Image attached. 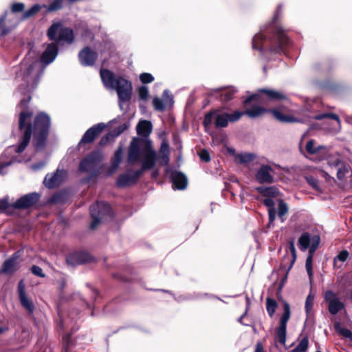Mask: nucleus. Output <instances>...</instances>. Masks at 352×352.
<instances>
[{"mask_svg": "<svg viewBox=\"0 0 352 352\" xmlns=\"http://www.w3.org/2000/svg\"><path fill=\"white\" fill-rule=\"evenodd\" d=\"M50 126L49 117L43 113L33 118L32 113L24 111L19 117V128L23 131V139L16 151L20 153L24 150L29 142L32 133L38 138L37 146H42Z\"/></svg>", "mask_w": 352, "mask_h": 352, "instance_id": "f257e3e1", "label": "nucleus"}, {"mask_svg": "<svg viewBox=\"0 0 352 352\" xmlns=\"http://www.w3.org/2000/svg\"><path fill=\"white\" fill-rule=\"evenodd\" d=\"M142 142H144L146 146V151L142 163L143 169H149L152 168L156 160L155 152L151 146V142L148 140H141L138 138H134L131 142L129 150V160H135L139 155V147Z\"/></svg>", "mask_w": 352, "mask_h": 352, "instance_id": "f03ea898", "label": "nucleus"}, {"mask_svg": "<svg viewBox=\"0 0 352 352\" xmlns=\"http://www.w3.org/2000/svg\"><path fill=\"white\" fill-rule=\"evenodd\" d=\"M47 36L51 40L71 43L74 35L72 30L65 28L61 23H54L47 30Z\"/></svg>", "mask_w": 352, "mask_h": 352, "instance_id": "7ed1b4c3", "label": "nucleus"}, {"mask_svg": "<svg viewBox=\"0 0 352 352\" xmlns=\"http://www.w3.org/2000/svg\"><path fill=\"white\" fill-rule=\"evenodd\" d=\"M286 96L274 90L261 89L257 94L252 95L244 101L245 104L255 101L260 103H266L267 101L284 100Z\"/></svg>", "mask_w": 352, "mask_h": 352, "instance_id": "20e7f679", "label": "nucleus"}, {"mask_svg": "<svg viewBox=\"0 0 352 352\" xmlns=\"http://www.w3.org/2000/svg\"><path fill=\"white\" fill-rule=\"evenodd\" d=\"M256 190L267 198L264 199V204L268 208L270 222H273L276 217V211L274 208V202L270 197H276L280 195L279 190L274 187H260Z\"/></svg>", "mask_w": 352, "mask_h": 352, "instance_id": "39448f33", "label": "nucleus"}, {"mask_svg": "<svg viewBox=\"0 0 352 352\" xmlns=\"http://www.w3.org/2000/svg\"><path fill=\"white\" fill-rule=\"evenodd\" d=\"M91 215L93 218V222L91 225V228H95L96 225L104 219L106 214L110 212V206L105 203H99L93 205L91 207Z\"/></svg>", "mask_w": 352, "mask_h": 352, "instance_id": "423d86ee", "label": "nucleus"}, {"mask_svg": "<svg viewBox=\"0 0 352 352\" xmlns=\"http://www.w3.org/2000/svg\"><path fill=\"white\" fill-rule=\"evenodd\" d=\"M118 96L120 101H129L131 98L132 85L127 80L121 77L116 80V87Z\"/></svg>", "mask_w": 352, "mask_h": 352, "instance_id": "0eeeda50", "label": "nucleus"}, {"mask_svg": "<svg viewBox=\"0 0 352 352\" xmlns=\"http://www.w3.org/2000/svg\"><path fill=\"white\" fill-rule=\"evenodd\" d=\"M324 298L328 304V310L331 314L335 315L344 309V303L340 301L333 291H326L324 294Z\"/></svg>", "mask_w": 352, "mask_h": 352, "instance_id": "6e6552de", "label": "nucleus"}, {"mask_svg": "<svg viewBox=\"0 0 352 352\" xmlns=\"http://www.w3.org/2000/svg\"><path fill=\"white\" fill-rule=\"evenodd\" d=\"M273 116L282 122H295L298 120L295 118L292 111L285 107H280L270 111Z\"/></svg>", "mask_w": 352, "mask_h": 352, "instance_id": "1a4fd4ad", "label": "nucleus"}, {"mask_svg": "<svg viewBox=\"0 0 352 352\" xmlns=\"http://www.w3.org/2000/svg\"><path fill=\"white\" fill-rule=\"evenodd\" d=\"M67 173L65 170H58L54 175H48L44 180L45 185L48 188H53L59 185L66 177Z\"/></svg>", "mask_w": 352, "mask_h": 352, "instance_id": "9d476101", "label": "nucleus"}, {"mask_svg": "<svg viewBox=\"0 0 352 352\" xmlns=\"http://www.w3.org/2000/svg\"><path fill=\"white\" fill-rule=\"evenodd\" d=\"M162 100L164 102V104H160L161 100L158 98H155L153 100V104L155 109L159 111L164 110L170 107L173 104V99L172 95L169 94L167 91H164L162 96Z\"/></svg>", "mask_w": 352, "mask_h": 352, "instance_id": "9b49d317", "label": "nucleus"}, {"mask_svg": "<svg viewBox=\"0 0 352 352\" xmlns=\"http://www.w3.org/2000/svg\"><path fill=\"white\" fill-rule=\"evenodd\" d=\"M39 195L36 193L27 195L15 203L17 208H28L34 205L38 199Z\"/></svg>", "mask_w": 352, "mask_h": 352, "instance_id": "f8f14e48", "label": "nucleus"}, {"mask_svg": "<svg viewBox=\"0 0 352 352\" xmlns=\"http://www.w3.org/2000/svg\"><path fill=\"white\" fill-rule=\"evenodd\" d=\"M57 55V46L55 44H49L43 52L41 60L45 64L52 63Z\"/></svg>", "mask_w": 352, "mask_h": 352, "instance_id": "ddd939ff", "label": "nucleus"}, {"mask_svg": "<svg viewBox=\"0 0 352 352\" xmlns=\"http://www.w3.org/2000/svg\"><path fill=\"white\" fill-rule=\"evenodd\" d=\"M272 168L269 166H263L257 171L256 178L260 183L272 182Z\"/></svg>", "mask_w": 352, "mask_h": 352, "instance_id": "4468645a", "label": "nucleus"}, {"mask_svg": "<svg viewBox=\"0 0 352 352\" xmlns=\"http://www.w3.org/2000/svg\"><path fill=\"white\" fill-rule=\"evenodd\" d=\"M80 63L84 65H92L96 59V54L89 48H85L79 54Z\"/></svg>", "mask_w": 352, "mask_h": 352, "instance_id": "2eb2a0df", "label": "nucleus"}, {"mask_svg": "<svg viewBox=\"0 0 352 352\" xmlns=\"http://www.w3.org/2000/svg\"><path fill=\"white\" fill-rule=\"evenodd\" d=\"M104 128V125L103 124H99L89 129L82 137L80 143L91 142L94 140L96 136H97L103 130Z\"/></svg>", "mask_w": 352, "mask_h": 352, "instance_id": "dca6fc26", "label": "nucleus"}, {"mask_svg": "<svg viewBox=\"0 0 352 352\" xmlns=\"http://www.w3.org/2000/svg\"><path fill=\"white\" fill-rule=\"evenodd\" d=\"M37 65L38 62L36 60L30 61V58H26L22 63L21 68L27 76H35L38 71Z\"/></svg>", "mask_w": 352, "mask_h": 352, "instance_id": "f3484780", "label": "nucleus"}, {"mask_svg": "<svg viewBox=\"0 0 352 352\" xmlns=\"http://www.w3.org/2000/svg\"><path fill=\"white\" fill-rule=\"evenodd\" d=\"M100 76L105 87L111 89H113L116 87V80L118 78H115L113 73H111L110 71L107 69H101Z\"/></svg>", "mask_w": 352, "mask_h": 352, "instance_id": "a211bd4d", "label": "nucleus"}, {"mask_svg": "<svg viewBox=\"0 0 352 352\" xmlns=\"http://www.w3.org/2000/svg\"><path fill=\"white\" fill-rule=\"evenodd\" d=\"M169 147L168 144L163 142L160 150L159 160L160 163L163 165H167L169 162Z\"/></svg>", "mask_w": 352, "mask_h": 352, "instance_id": "6ab92c4d", "label": "nucleus"}, {"mask_svg": "<svg viewBox=\"0 0 352 352\" xmlns=\"http://www.w3.org/2000/svg\"><path fill=\"white\" fill-rule=\"evenodd\" d=\"M152 129L151 123L146 120H142L137 126L138 133L143 136L148 135Z\"/></svg>", "mask_w": 352, "mask_h": 352, "instance_id": "aec40b11", "label": "nucleus"}, {"mask_svg": "<svg viewBox=\"0 0 352 352\" xmlns=\"http://www.w3.org/2000/svg\"><path fill=\"white\" fill-rule=\"evenodd\" d=\"M173 185L177 189L182 190L186 188L187 185V179L184 175L182 173H176L174 175L173 178Z\"/></svg>", "mask_w": 352, "mask_h": 352, "instance_id": "412c9836", "label": "nucleus"}, {"mask_svg": "<svg viewBox=\"0 0 352 352\" xmlns=\"http://www.w3.org/2000/svg\"><path fill=\"white\" fill-rule=\"evenodd\" d=\"M267 111V109L260 106H254L250 109H246L245 114L250 118H256L260 116Z\"/></svg>", "mask_w": 352, "mask_h": 352, "instance_id": "4be33fe9", "label": "nucleus"}, {"mask_svg": "<svg viewBox=\"0 0 352 352\" xmlns=\"http://www.w3.org/2000/svg\"><path fill=\"white\" fill-rule=\"evenodd\" d=\"M17 263L16 262V258L13 257L5 262L3 270L5 273L10 274L15 271Z\"/></svg>", "mask_w": 352, "mask_h": 352, "instance_id": "5701e85b", "label": "nucleus"}, {"mask_svg": "<svg viewBox=\"0 0 352 352\" xmlns=\"http://www.w3.org/2000/svg\"><path fill=\"white\" fill-rule=\"evenodd\" d=\"M334 327L338 333L349 338L352 341V332L349 329L342 327L339 322H336Z\"/></svg>", "mask_w": 352, "mask_h": 352, "instance_id": "b1692460", "label": "nucleus"}, {"mask_svg": "<svg viewBox=\"0 0 352 352\" xmlns=\"http://www.w3.org/2000/svg\"><path fill=\"white\" fill-rule=\"evenodd\" d=\"M310 238H311V236L307 233L303 234L300 237L298 242H299V245H300V248L302 250H305L309 247Z\"/></svg>", "mask_w": 352, "mask_h": 352, "instance_id": "393cba45", "label": "nucleus"}, {"mask_svg": "<svg viewBox=\"0 0 352 352\" xmlns=\"http://www.w3.org/2000/svg\"><path fill=\"white\" fill-rule=\"evenodd\" d=\"M290 318V307L287 302H284V314L280 321V325L287 327V322Z\"/></svg>", "mask_w": 352, "mask_h": 352, "instance_id": "a878e982", "label": "nucleus"}, {"mask_svg": "<svg viewBox=\"0 0 352 352\" xmlns=\"http://www.w3.org/2000/svg\"><path fill=\"white\" fill-rule=\"evenodd\" d=\"M324 148V147L322 146H316L314 140H309L306 144V150L311 154L318 153Z\"/></svg>", "mask_w": 352, "mask_h": 352, "instance_id": "bb28decb", "label": "nucleus"}, {"mask_svg": "<svg viewBox=\"0 0 352 352\" xmlns=\"http://www.w3.org/2000/svg\"><path fill=\"white\" fill-rule=\"evenodd\" d=\"M288 212V207L287 205L282 200H279L278 201V217L281 219V221L283 222L284 221V216Z\"/></svg>", "mask_w": 352, "mask_h": 352, "instance_id": "cd10ccee", "label": "nucleus"}, {"mask_svg": "<svg viewBox=\"0 0 352 352\" xmlns=\"http://www.w3.org/2000/svg\"><path fill=\"white\" fill-rule=\"evenodd\" d=\"M286 328L285 326L280 325L278 329H277L276 333L277 337L278 338V341L283 345L285 344L286 341Z\"/></svg>", "mask_w": 352, "mask_h": 352, "instance_id": "c85d7f7f", "label": "nucleus"}, {"mask_svg": "<svg viewBox=\"0 0 352 352\" xmlns=\"http://www.w3.org/2000/svg\"><path fill=\"white\" fill-rule=\"evenodd\" d=\"M307 338H303L298 344L292 350V352H305L308 347Z\"/></svg>", "mask_w": 352, "mask_h": 352, "instance_id": "c756f323", "label": "nucleus"}, {"mask_svg": "<svg viewBox=\"0 0 352 352\" xmlns=\"http://www.w3.org/2000/svg\"><path fill=\"white\" fill-rule=\"evenodd\" d=\"M228 123V114L219 115L216 118L215 124L218 127H225Z\"/></svg>", "mask_w": 352, "mask_h": 352, "instance_id": "7c9ffc66", "label": "nucleus"}, {"mask_svg": "<svg viewBox=\"0 0 352 352\" xmlns=\"http://www.w3.org/2000/svg\"><path fill=\"white\" fill-rule=\"evenodd\" d=\"M320 243V237L318 236H312L310 238V245H309V253L314 254L315 250L317 249L318 245Z\"/></svg>", "mask_w": 352, "mask_h": 352, "instance_id": "2f4dec72", "label": "nucleus"}, {"mask_svg": "<svg viewBox=\"0 0 352 352\" xmlns=\"http://www.w3.org/2000/svg\"><path fill=\"white\" fill-rule=\"evenodd\" d=\"M312 263H313V254L309 253V256L306 260V270L308 273L310 280H311L313 277V272H312Z\"/></svg>", "mask_w": 352, "mask_h": 352, "instance_id": "473e14b6", "label": "nucleus"}, {"mask_svg": "<svg viewBox=\"0 0 352 352\" xmlns=\"http://www.w3.org/2000/svg\"><path fill=\"white\" fill-rule=\"evenodd\" d=\"M277 307V303L271 298L267 299V310L270 316H272Z\"/></svg>", "mask_w": 352, "mask_h": 352, "instance_id": "72a5a7b5", "label": "nucleus"}, {"mask_svg": "<svg viewBox=\"0 0 352 352\" xmlns=\"http://www.w3.org/2000/svg\"><path fill=\"white\" fill-rule=\"evenodd\" d=\"M40 10L41 6L39 5H34L30 10H28L23 14V18L26 19L33 16L36 14H37L40 11Z\"/></svg>", "mask_w": 352, "mask_h": 352, "instance_id": "f704fd0d", "label": "nucleus"}, {"mask_svg": "<svg viewBox=\"0 0 352 352\" xmlns=\"http://www.w3.org/2000/svg\"><path fill=\"white\" fill-rule=\"evenodd\" d=\"M20 298L21 302L22 305L28 309L29 311H32L34 309V306L32 303L29 300L26 295L22 296Z\"/></svg>", "mask_w": 352, "mask_h": 352, "instance_id": "c9c22d12", "label": "nucleus"}, {"mask_svg": "<svg viewBox=\"0 0 352 352\" xmlns=\"http://www.w3.org/2000/svg\"><path fill=\"white\" fill-rule=\"evenodd\" d=\"M314 295L311 293H310L308 296L307 297L306 302H305V309L307 313H309L314 305Z\"/></svg>", "mask_w": 352, "mask_h": 352, "instance_id": "e433bc0d", "label": "nucleus"}, {"mask_svg": "<svg viewBox=\"0 0 352 352\" xmlns=\"http://www.w3.org/2000/svg\"><path fill=\"white\" fill-rule=\"evenodd\" d=\"M349 167L344 166V165L340 166L339 167V168L338 169V172H337L338 177L340 179H342L345 177L346 174L349 173Z\"/></svg>", "mask_w": 352, "mask_h": 352, "instance_id": "4c0bfd02", "label": "nucleus"}, {"mask_svg": "<svg viewBox=\"0 0 352 352\" xmlns=\"http://www.w3.org/2000/svg\"><path fill=\"white\" fill-rule=\"evenodd\" d=\"M237 158L240 162L245 163L252 161L254 158V156L252 154L244 153L239 155Z\"/></svg>", "mask_w": 352, "mask_h": 352, "instance_id": "58836bf2", "label": "nucleus"}, {"mask_svg": "<svg viewBox=\"0 0 352 352\" xmlns=\"http://www.w3.org/2000/svg\"><path fill=\"white\" fill-rule=\"evenodd\" d=\"M140 79L143 83H149L151 82L154 78L151 74L144 73L140 75Z\"/></svg>", "mask_w": 352, "mask_h": 352, "instance_id": "ea45409f", "label": "nucleus"}, {"mask_svg": "<svg viewBox=\"0 0 352 352\" xmlns=\"http://www.w3.org/2000/svg\"><path fill=\"white\" fill-rule=\"evenodd\" d=\"M139 96L142 100H146L148 97V90L146 87H141L138 90Z\"/></svg>", "mask_w": 352, "mask_h": 352, "instance_id": "a19ab883", "label": "nucleus"}, {"mask_svg": "<svg viewBox=\"0 0 352 352\" xmlns=\"http://www.w3.org/2000/svg\"><path fill=\"white\" fill-rule=\"evenodd\" d=\"M348 256L349 252L347 251H342L334 259V263H336L338 261L344 262L347 259Z\"/></svg>", "mask_w": 352, "mask_h": 352, "instance_id": "79ce46f5", "label": "nucleus"}, {"mask_svg": "<svg viewBox=\"0 0 352 352\" xmlns=\"http://www.w3.org/2000/svg\"><path fill=\"white\" fill-rule=\"evenodd\" d=\"M243 114V113L239 111H235L232 114H228V121L235 122L238 120Z\"/></svg>", "mask_w": 352, "mask_h": 352, "instance_id": "37998d69", "label": "nucleus"}, {"mask_svg": "<svg viewBox=\"0 0 352 352\" xmlns=\"http://www.w3.org/2000/svg\"><path fill=\"white\" fill-rule=\"evenodd\" d=\"M24 9V4L22 3H15L12 6V11L13 12H21Z\"/></svg>", "mask_w": 352, "mask_h": 352, "instance_id": "c03bdc74", "label": "nucleus"}, {"mask_svg": "<svg viewBox=\"0 0 352 352\" xmlns=\"http://www.w3.org/2000/svg\"><path fill=\"white\" fill-rule=\"evenodd\" d=\"M32 272L36 276L44 277L45 274L43 273L42 269L38 266L34 265L31 268Z\"/></svg>", "mask_w": 352, "mask_h": 352, "instance_id": "a18cd8bd", "label": "nucleus"}, {"mask_svg": "<svg viewBox=\"0 0 352 352\" xmlns=\"http://www.w3.org/2000/svg\"><path fill=\"white\" fill-rule=\"evenodd\" d=\"M62 0H56L53 2L49 7V11L56 10L61 7Z\"/></svg>", "mask_w": 352, "mask_h": 352, "instance_id": "49530a36", "label": "nucleus"}, {"mask_svg": "<svg viewBox=\"0 0 352 352\" xmlns=\"http://www.w3.org/2000/svg\"><path fill=\"white\" fill-rule=\"evenodd\" d=\"M212 118H213V113H208L205 116V118H204V126H205L206 128H207L208 126L211 124V122L212 121Z\"/></svg>", "mask_w": 352, "mask_h": 352, "instance_id": "de8ad7c7", "label": "nucleus"}, {"mask_svg": "<svg viewBox=\"0 0 352 352\" xmlns=\"http://www.w3.org/2000/svg\"><path fill=\"white\" fill-rule=\"evenodd\" d=\"M200 158L205 162H208L210 160V155L207 151L203 150L199 153Z\"/></svg>", "mask_w": 352, "mask_h": 352, "instance_id": "09e8293b", "label": "nucleus"}, {"mask_svg": "<svg viewBox=\"0 0 352 352\" xmlns=\"http://www.w3.org/2000/svg\"><path fill=\"white\" fill-rule=\"evenodd\" d=\"M122 159V151H118L115 154V168L118 166V164Z\"/></svg>", "mask_w": 352, "mask_h": 352, "instance_id": "8fccbe9b", "label": "nucleus"}, {"mask_svg": "<svg viewBox=\"0 0 352 352\" xmlns=\"http://www.w3.org/2000/svg\"><path fill=\"white\" fill-rule=\"evenodd\" d=\"M89 164H91V160L89 159H85V160H83L81 164H80V168L81 170H85L87 169V166L89 165Z\"/></svg>", "mask_w": 352, "mask_h": 352, "instance_id": "3c124183", "label": "nucleus"}, {"mask_svg": "<svg viewBox=\"0 0 352 352\" xmlns=\"http://www.w3.org/2000/svg\"><path fill=\"white\" fill-rule=\"evenodd\" d=\"M324 117H330L331 118L337 121V122L338 123V124H340V119L338 118V116L336 115V114H329V115H323V116H321L320 117H318L317 118L318 119H320V118H324Z\"/></svg>", "mask_w": 352, "mask_h": 352, "instance_id": "603ef678", "label": "nucleus"}, {"mask_svg": "<svg viewBox=\"0 0 352 352\" xmlns=\"http://www.w3.org/2000/svg\"><path fill=\"white\" fill-rule=\"evenodd\" d=\"M19 297L25 295V286L22 282H20L19 284Z\"/></svg>", "mask_w": 352, "mask_h": 352, "instance_id": "864d4df0", "label": "nucleus"}, {"mask_svg": "<svg viewBox=\"0 0 352 352\" xmlns=\"http://www.w3.org/2000/svg\"><path fill=\"white\" fill-rule=\"evenodd\" d=\"M307 181L314 188H318V182L316 179L313 178H309L307 179Z\"/></svg>", "mask_w": 352, "mask_h": 352, "instance_id": "5fc2aeb1", "label": "nucleus"}, {"mask_svg": "<svg viewBox=\"0 0 352 352\" xmlns=\"http://www.w3.org/2000/svg\"><path fill=\"white\" fill-rule=\"evenodd\" d=\"M8 202L5 200H0V211L7 208Z\"/></svg>", "mask_w": 352, "mask_h": 352, "instance_id": "6e6d98bb", "label": "nucleus"}, {"mask_svg": "<svg viewBox=\"0 0 352 352\" xmlns=\"http://www.w3.org/2000/svg\"><path fill=\"white\" fill-rule=\"evenodd\" d=\"M255 352H264L263 346L261 343H257Z\"/></svg>", "mask_w": 352, "mask_h": 352, "instance_id": "4d7b16f0", "label": "nucleus"}, {"mask_svg": "<svg viewBox=\"0 0 352 352\" xmlns=\"http://www.w3.org/2000/svg\"><path fill=\"white\" fill-rule=\"evenodd\" d=\"M124 177L120 178V179L118 180V185L122 186V185H124V184H127L126 182H123L122 181L124 179Z\"/></svg>", "mask_w": 352, "mask_h": 352, "instance_id": "13d9d810", "label": "nucleus"}, {"mask_svg": "<svg viewBox=\"0 0 352 352\" xmlns=\"http://www.w3.org/2000/svg\"><path fill=\"white\" fill-rule=\"evenodd\" d=\"M290 250H291V252H292V254H295L296 250H295V247H294V244L293 242H292L290 243Z\"/></svg>", "mask_w": 352, "mask_h": 352, "instance_id": "bf43d9fd", "label": "nucleus"}, {"mask_svg": "<svg viewBox=\"0 0 352 352\" xmlns=\"http://www.w3.org/2000/svg\"><path fill=\"white\" fill-rule=\"evenodd\" d=\"M126 129V126L122 128L121 129H120L115 135L114 136H117L119 134H120L124 129Z\"/></svg>", "mask_w": 352, "mask_h": 352, "instance_id": "052dcab7", "label": "nucleus"}, {"mask_svg": "<svg viewBox=\"0 0 352 352\" xmlns=\"http://www.w3.org/2000/svg\"><path fill=\"white\" fill-rule=\"evenodd\" d=\"M164 104V102L163 100H161V102H160V104Z\"/></svg>", "mask_w": 352, "mask_h": 352, "instance_id": "680f3d73", "label": "nucleus"}, {"mask_svg": "<svg viewBox=\"0 0 352 352\" xmlns=\"http://www.w3.org/2000/svg\"><path fill=\"white\" fill-rule=\"evenodd\" d=\"M109 136H112L111 135H109L107 137H106V139L107 140L109 138Z\"/></svg>", "mask_w": 352, "mask_h": 352, "instance_id": "e2e57ef3", "label": "nucleus"}, {"mask_svg": "<svg viewBox=\"0 0 352 352\" xmlns=\"http://www.w3.org/2000/svg\"><path fill=\"white\" fill-rule=\"evenodd\" d=\"M157 175V172H155L154 173V175L156 176Z\"/></svg>", "mask_w": 352, "mask_h": 352, "instance_id": "0e129e2a", "label": "nucleus"}]
</instances>
